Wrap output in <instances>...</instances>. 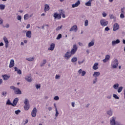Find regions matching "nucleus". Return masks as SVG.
<instances>
[{
	"mask_svg": "<svg viewBox=\"0 0 125 125\" xmlns=\"http://www.w3.org/2000/svg\"><path fill=\"white\" fill-rule=\"evenodd\" d=\"M10 89H13L15 94H21V90L19 89L18 88L15 87L14 86H11Z\"/></svg>",
	"mask_w": 125,
	"mask_h": 125,
	"instance_id": "nucleus-1",
	"label": "nucleus"
},
{
	"mask_svg": "<svg viewBox=\"0 0 125 125\" xmlns=\"http://www.w3.org/2000/svg\"><path fill=\"white\" fill-rule=\"evenodd\" d=\"M119 62L117 59H115L114 62H112L111 66L113 68H116L118 65Z\"/></svg>",
	"mask_w": 125,
	"mask_h": 125,
	"instance_id": "nucleus-2",
	"label": "nucleus"
},
{
	"mask_svg": "<svg viewBox=\"0 0 125 125\" xmlns=\"http://www.w3.org/2000/svg\"><path fill=\"white\" fill-rule=\"evenodd\" d=\"M77 49H78L77 46L76 44L74 45L73 48L71 50L70 54L71 55H74L77 51Z\"/></svg>",
	"mask_w": 125,
	"mask_h": 125,
	"instance_id": "nucleus-3",
	"label": "nucleus"
},
{
	"mask_svg": "<svg viewBox=\"0 0 125 125\" xmlns=\"http://www.w3.org/2000/svg\"><path fill=\"white\" fill-rule=\"evenodd\" d=\"M37 110L36 107H34L31 112V116L33 118H35L37 115Z\"/></svg>",
	"mask_w": 125,
	"mask_h": 125,
	"instance_id": "nucleus-4",
	"label": "nucleus"
},
{
	"mask_svg": "<svg viewBox=\"0 0 125 125\" xmlns=\"http://www.w3.org/2000/svg\"><path fill=\"white\" fill-rule=\"evenodd\" d=\"M100 23L103 26H107L108 24V21H105L104 19L101 20Z\"/></svg>",
	"mask_w": 125,
	"mask_h": 125,
	"instance_id": "nucleus-5",
	"label": "nucleus"
},
{
	"mask_svg": "<svg viewBox=\"0 0 125 125\" xmlns=\"http://www.w3.org/2000/svg\"><path fill=\"white\" fill-rule=\"evenodd\" d=\"M110 125H120V124L116 122L115 121V118L112 117V119L110 121Z\"/></svg>",
	"mask_w": 125,
	"mask_h": 125,
	"instance_id": "nucleus-6",
	"label": "nucleus"
},
{
	"mask_svg": "<svg viewBox=\"0 0 125 125\" xmlns=\"http://www.w3.org/2000/svg\"><path fill=\"white\" fill-rule=\"evenodd\" d=\"M70 32L71 31H74L76 32L78 31V27L77 25H74L69 30Z\"/></svg>",
	"mask_w": 125,
	"mask_h": 125,
	"instance_id": "nucleus-7",
	"label": "nucleus"
},
{
	"mask_svg": "<svg viewBox=\"0 0 125 125\" xmlns=\"http://www.w3.org/2000/svg\"><path fill=\"white\" fill-rule=\"evenodd\" d=\"M54 17L55 18V19L60 20L61 18V14H57L56 13L54 15Z\"/></svg>",
	"mask_w": 125,
	"mask_h": 125,
	"instance_id": "nucleus-8",
	"label": "nucleus"
},
{
	"mask_svg": "<svg viewBox=\"0 0 125 125\" xmlns=\"http://www.w3.org/2000/svg\"><path fill=\"white\" fill-rule=\"evenodd\" d=\"M18 98H15L13 102V104H12V106H13V107H15V106H16L18 102Z\"/></svg>",
	"mask_w": 125,
	"mask_h": 125,
	"instance_id": "nucleus-9",
	"label": "nucleus"
},
{
	"mask_svg": "<svg viewBox=\"0 0 125 125\" xmlns=\"http://www.w3.org/2000/svg\"><path fill=\"white\" fill-rule=\"evenodd\" d=\"M119 25L118 23H115V24L114 25V28H113V30L114 31L117 30L118 29H119Z\"/></svg>",
	"mask_w": 125,
	"mask_h": 125,
	"instance_id": "nucleus-10",
	"label": "nucleus"
},
{
	"mask_svg": "<svg viewBox=\"0 0 125 125\" xmlns=\"http://www.w3.org/2000/svg\"><path fill=\"white\" fill-rule=\"evenodd\" d=\"M14 64H15V63H14V60H11L10 61V64L9 65V67L10 68L13 67L14 66Z\"/></svg>",
	"mask_w": 125,
	"mask_h": 125,
	"instance_id": "nucleus-11",
	"label": "nucleus"
},
{
	"mask_svg": "<svg viewBox=\"0 0 125 125\" xmlns=\"http://www.w3.org/2000/svg\"><path fill=\"white\" fill-rule=\"evenodd\" d=\"M72 54H71V53H70L69 52H67V53H66V54H65L64 57L65 58H67L68 59L69 58H70V57L71 56Z\"/></svg>",
	"mask_w": 125,
	"mask_h": 125,
	"instance_id": "nucleus-12",
	"label": "nucleus"
},
{
	"mask_svg": "<svg viewBox=\"0 0 125 125\" xmlns=\"http://www.w3.org/2000/svg\"><path fill=\"white\" fill-rule=\"evenodd\" d=\"M55 47V44L54 43H52L51 44L50 47L48 48V49L49 50H53Z\"/></svg>",
	"mask_w": 125,
	"mask_h": 125,
	"instance_id": "nucleus-13",
	"label": "nucleus"
},
{
	"mask_svg": "<svg viewBox=\"0 0 125 125\" xmlns=\"http://www.w3.org/2000/svg\"><path fill=\"white\" fill-rule=\"evenodd\" d=\"M2 77L4 81H7L10 78V76H8L7 75H2Z\"/></svg>",
	"mask_w": 125,
	"mask_h": 125,
	"instance_id": "nucleus-14",
	"label": "nucleus"
},
{
	"mask_svg": "<svg viewBox=\"0 0 125 125\" xmlns=\"http://www.w3.org/2000/svg\"><path fill=\"white\" fill-rule=\"evenodd\" d=\"M50 9L49 6L48 4H45L44 6V11L46 12V11H49Z\"/></svg>",
	"mask_w": 125,
	"mask_h": 125,
	"instance_id": "nucleus-15",
	"label": "nucleus"
},
{
	"mask_svg": "<svg viewBox=\"0 0 125 125\" xmlns=\"http://www.w3.org/2000/svg\"><path fill=\"white\" fill-rule=\"evenodd\" d=\"M80 4V0H78L75 4H72V6L73 8H75L76 7L78 6Z\"/></svg>",
	"mask_w": 125,
	"mask_h": 125,
	"instance_id": "nucleus-16",
	"label": "nucleus"
},
{
	"mask_svg": "<svg viewBox=\"0 0 125 125\" xmlns=\"http://www.w3.org/2000/svg\"><path fill=\"white\" fill-rule=\"evenodd\" d=\"M80 4V0H78L75 4H72V6L73 8H75L76 7L78 6Z\"/></svg>",
	"mask_w": 125,
	"mask_h": 125,
	"instance_id": "nucleus-17",
	"label": "nucleus"
},
{
	"mask_svg": "<svg viewBox=\"0 0 125 125\" xmlns=\"http://www.w3.org/2000/svg\"><path fill=\"white\" fill-rule=\"evenodd\" d=\"M80 4V0H78L75 4H72V6L73 8H75L76 7L78 6Z\"/></svg>",
	"mask_w": 125,
	"mask_h": 125,
	"instance_id": "nucleus-18",
	"label": "nucleus"
},
{
	"mask_svg": "<svg viewBox=\"0 0 125 125\" xmlns=\"http://www.w3.org/2000/svg\"><path fill=\"white\" fill-rule=\"evenodd\" d=\"M26 36L27 37L30 38L31 37V31H28L26 33Z\"/></svg>",
	"mask_w": 125,
	"mask_h": 125,
	"instance_id": "nucleus-19",
	"label": "nucleus"
},
{
	"mask_svg": "<svg viewBox=\"0 0 125 125\" xmlns=\"http://www.w3.org/2000/svg\"><path fill=\"white\" fill-rule=\"evenodd\" d=\"M120 42V41L119 40H117L116 41H113L112 42V45H114L115 44H118Z\"/></svg>",
	"mask_w": 125,
	"mask_h": 125,
	"instance_id": "nucleus-20",
	"label": "nucleus"
},
{
	"mask_svg": "<svg viewBox=\"0 0 125 125\" xmlns=\"http://www.w3.org/2000/svg\"><path fill=\"white\" fill-rule=\"evenodd\" d=\"M110 59V56L108 55H107L106 56H105V58L103 60V62H106L108 61V60Z\"/></svg>",
	"mask_w": 125,
	"mask_h": 125,
	"instance_id": "nucleus-21",
	"label": "nucleus"
},
{
	"mask_svg": "<svg viewBox=\"0 0 125 125\" xmlns=\"http://www.w3.org/2000/svg\"><path fill=\"white\" fill-rule=\"evenodd\" d=\"M79 73L80 74L81 73H82V76H84L85 75V74H86V72H85V71H83L81 69H80L79 70Z\"/></svg>",
	"mask_w": 125,
	"mask_h": 125,
	"instance_id": "nucleus-22",
	"label": "nucleus"
},
{
	"mask_svg": "<svg viewBox=\"0 0 125 125\" xmlns=\"http://www.w3.org/2000/svg\"><path fill=\"white\" fill-rule=\"evenodd\" d=\"M25 80L26 81H27V82H28L29 83H31V82L32 81V78L31 76H27L25 78Z\"/></svg>",
	"mask_w": 125,
	"mask_h": 125,
	"instance_id": "nucleus-23",
	"label": "nucleus"
},
{
	"mask_svg": "<svg viewBox=\"0 0 125 125\" xmlns=\"http://www.w3.org/2000/svg\"><path fill=\"white\" fill-rule=\"evenodd\" d=\"M98 63H95L94 64V66H93V69H94V70H97L98 69Z\"/></svg>",
	"mask_w": 125,
	"mask_h": 125,
	"instance_id": "nucleus-24",
	"label": "nucleus"
},
{
	"mask_svg": "<svg viewBox=\"0 0 125 125\" xmlns=\"http://www.w3.org/2000/svg\"><path fill=\"white\" fill-rule=\"evenodd\" d=\"M100 73L99 72H95L93 74V77L96 78V77H99L100 76Z\"/></svg>",
	"mask_w": 125,
	"mask_h": 125,
	"instance_id": "nucleus-25",
	"label": "nucleus"
},
{
	"mask_svg": "<svg viewBox=\"0 0 125 125\" xmlns=\"http://www.w3.org/2000/svg\"><path fill=\"white\" fill-rule=\"evenodd\" d=\"M94 45V40H92L91 42H89L88 44V47H90Z\"/></svg>",
	"mask_w": 125,
	"mask_h": 125,
	"instance_id": "nucleus-26",
	"label": "nucleus"
},
{
	"mask_svg": "<svg viewBox=\"0 0 125 125\" xmlns=\"http://www.w3.org/2000/svg\"><path fill=\"white\" fill-rule=\"evenodd\" d=\"M29 105L28 104H25V105L24 106V110L25 111H27V110H28V109H29Z\"/></svg>",
	"mask_w": 125,
	"mask_h": 125,
	"instance_id": "nucleus-27",
	"label": "nucleus"
},
{
	"mask_svg": "<svg viewBox=\"0 0 125 125\" xmlns=\"http://www.w3.org/2000/svg\"><path fill=\"white\" fill-rule=\"evenodd\" d=\"M92 0H89L87 2L85 3V5L87 6H90L91 4V1Z\"/></svg>",
	"mask_w": 125,
	"mask_h": 125,
	"instance_id": "nucleus-28",
	"label": "nucleus"
},
{
	"mask_svg": "<svg viewBox=\"0 0 125 125\" xmlns=\"http://www.w3.org/2000/svg\"><path fill=\"white\" fill-rule=\"evenodd\" d=\"M26 60L28 61L32 62L34 60V57L27 58Z\"/></svg>",
	"mask_w": 125,
	"mask_h": 125,
	"instance_id": "nucleus-29",
	"label": "nucleus"
},
{
	"mask_svg": "<svg viewBox=\"0 0 125 125\" xmlns=\"http://www.w3.org/2000/svg\"><path fill=\"white\" fill-rule=\"evenodd\" d=\"M123 89V87L122 86L119 87L118 89V92H119V93H120V92H121Z\"/></svg>",
	"mask_w": 125,
	"mask_h": 125,
	"instance_id": "nucleus-30",
	"label": "nucleus"
},
{
	"mask_svg": "<svg viewBox=\"0 0 125 125\" xmlns=\"http://www.w3.org/2000/svg\"><path fill=\"white\" fill-rule=\"evenodd\" d=\"M119 84L116 83L114 85L113 87L115 89H117L118 87H119Z\"/></svg>",
	"mask_w": 125,
	"mask_h": 125,
	"instance_id": "nucleus-31",
	"label": "nucleus"
},
{
	"mask_svg": "<svg viewBox=\"0 0 125 125\" xmlns=\"http://www.w3.org/2000/svg\"><path fill=\"white\" fill-rule=\"evenodd\" d=\"M77 61V58L75 57H73V58L72 59V60H71V61H72V62H76Z\"/></svg>",
	"mask_w": 125,
	"mask_h": 125,
	"instance_id": "nucleus-32",
	"label": "nucleus"
},
{
	"mask_svg": "<svg viewBox=\"0 0 125 125\" xmlns=\"http://www.w3.org/2000/svg\"><path fill=\"white\" fill-rule=\"evenodd\" d=\"M5 6L3 4H0V9L1 10H3L5 8Z\"/></svg>",
	"mask_w": 125,
	"mask_h": 125,
	"instance_id": "nucleus-33",
	"label": "nucleus"
},
{
	"mask_svg": "<svg viewBox=\"0 0 125 125\" xmlns=\"http://www.w3.org/2000/svg\"><path fill=\"white\" fill-rule=\"evenodd\" d=\"M3 40H4L5 43H9L7 39L5 37H4Z\"/></svg>",
	"mask_w": 125,
	"mask_h": 125,
	"instance_id": "nucleus-34",
	"label": "nucleus"
},
{
	"mask_svg": "<svg viewBox=\"0 0 125 125\" xmlns=\"http://www.w3.org/2000/svg\"><path fill=\"white\" fill-rule=\"evenodd\" d=\"M62 34H59V35H58V36H57L56 39H57V40H59V39H60L61 38H62Z\"/></svg>",
	"mask_w": 125,
	"mask_h": 125,
	"instance_id": "nucleus-35",
	"label": "nucleus"
},
{
	"mask_svg": "<svg viewBox=\"0 0 125 125\" xmlns=\"http://www.w3.org/2000/svg\"><path fill=\"white\" fill-rule=\"evenodd\" d=\"M64 13V12L63 11H62V10H61V12L60 14H61V15H62V17L63 18H64L65 17V16Z\"/></svg>",
	"mask_w": 125,
	"mask_h": 125,
	"instance_id": "nucleus-36",
	"label": "nucleus"
},
{
	"mask_svg": "<svg viewBox=\"0 0 125 125\" xmlns=\"http://www.w3.org/2000/svg\"><path fill=\"white\" fill-rule=\"evenodd\" d=\"M107 114L110 116H111L112 115V112L111 110L108 111Z\"/></svg>",
	"mask_w": 125,
	"mask_h": 125,
	"instance_id": "nucleus-37",
	"label": "nucleus"
},
{
	"mask_svg": "<svg viewBox=\"0 0 125 125\" xmlns=\"http://www.w3.org/2000/svg\"><path fill=\"white\" fill-rule=\"evenodd\" d=\"M15 114H16V115H19V113H21V110H19V109H18V110H16V111H15Z\"/></svg>",
	"mask_w": 125,
	"mask_h": 125,
	"instance_id": "nucleus-38",
	"label": "nucleus"
},
{
	"mask_svg": "<svg viewBox=\"0 0 125 125\" xmlns=\"http://www.w3.org/2000/svg\"><path fill=\"white\" fill-rule=\"evenodd\" d=\"M6 104H7V105H12V104L11 103V102L9 100H8V101L6 102Z\"/></svg>",
	"mask_w": 125,
	"mask_h": 125,
	"instance_id": "nucleus-39",
	"label": "nucleus"
},
{
	"mask_svg": "<svg viewBox=\"0 0 125 125\" xmlns=\"http://www.w3.org/2000/svg\"><path fill=\"white\" fill-rule=\"evenodd\" d=\"M113 97H114L115 99H119V97L115 94H113Z\"/></svg>",
	"mask_w": 125,
	"mask_h": 125,
	"instance_id": "nucleus-40",
	"label": "nucleus"
},
{
	"mask_svg": "<svg viewBox=\"0 0 125 125\" xmlns=\"http://www.w3.org/2000/svg\"><path fill=\"white\" fill-rule=\"evenodd\" d=\"M24 19L25 20H28V15L27 14H26L24 16Z\"/></svg>",
	"mask_w": 125,
	"mask_h": 125,
	"instance_id": "nucleus-41",
	"label": "nucleus"
},
{
	"mask_svg": "<svg viewBox=\"0 0 125 125\" xmlns=\"http://www.w3.org/2000/svg\"><path fill=\"white\" fill-rule=\"evenodd\" d=\"M24 103L25 105L28 104V100L27 99H25Z\"/></svg>",
	"mask_w": 125,
	"mask_h": 125,
	"instance_id": "nucleus-42",
	"label": "nucleus"
},
{
	"mask_svg": "<svg viewBox=\"0 0 125 125\" xmlns=\"http://www.w3.org/2000/svg\"><path fill=\"white\" fill-rule=\"evenodd\" d=\"M58 115H59V112L57 110V108H56V114H55L56 117H57L58 116Z\"/></svg>",
	"mask_w": 125,
	"mask_h": 125,
	"instance_id": "nucleus-43",
	"label": "nucleus"
},
{
	"mask_svg": "<svg viewBox=\"0 0 125 125\" xmlns=\"http://www.w3.org/2000/svg\"><path fill=\"white\" fill-rule=\"evenodd\" d=\"M62 27V25H61V26H58V27L56 28V30H57V31H59V30H60Z\"/></svg>",
	"mask_w": 125,
	"mask_h": 125,
	"instance_id": "nucleus-44",
	"label": "nucleus"
},
{
	"mask_svg": "<svg viewBox=\"0 0 125 125\" xmlns=\"http://www.w3.org/2000/svg\"><path fill=\"white\" fill-rule=\"evenodd\" d=\"M88 20H85V22H84V25L85 26H87L88 25Z\"/></svg>",
	"mask_w": 125,
	"mask_h": 125,
	"instance_id": "nucleus-45",
	"label": "nucleus"
},
{
	"mask_svg": "<svg viewBox=\"0 0 125 125\" xmlns=\"http://www.w3.org/2000/svg\"><path fill=\"white\" fill-rule=\"evenodd\" d=\"M109 17L110 19H114L115 18L113 15H110Z\"/></svg>",
	"mask_w": 125,
	"mask_h": 125,
	"instance_id": "nucleus-46",
	"label": "nucleus"
},
{
	"mask_svg": "<svg viewBox=\"0 0 125 125\" xmlns=\"http://www.w3.org/2000/svg\"><path fill=\"white\" fill-rule=\"evenodd\" d=\"M36 87L37 89H38L39 88H41V85L40 84H37L36 85Z\"/></svg>",
	"mask_w": 125,
	"mask_h": 125,
	"instance_id": "nucleus-47",
	"label": "nucleus"
},
{
	"mask_svg": "<svg viewBox=\"0 0 125 125\" xmlns=\"http://www.w3.org/2000/svg\"><path fill=\"white\" fill-rule=\"evenodd\" d=\"M120 18L123 19L125 18V16L123 13H121L120 15Z\"/></svg>",
	"mask_w": 125,
	"mask_h": 125,
	"instance_id": "nucleus-48",
	"label": "nucleus"
},
{
	"mask_svg": "<svg viewBox=\"0 0 125 125\" xmlns=\"http://www.w3.org/2000/svg\"><path fill=\"white\" fill-rule=\"evenodd\" d=\"M59 97L58 96H56L54 97V100H59Z\"/></svg>",
	"mask_w": 125,
	"mask_h": 125,
	"instance_id": "nucleus-49",
	"label": "nucleus"
},
{
	"mask_svg": "<svg viewBox=\"0 0 125 125\" xmlns=\"http://www.w3.org/2000/svg\"><path fill=\"white\" fill-rule=\"evenodd\" d=\"M6 93H7L6 92H3L2 93V95H3V96H6Z\"/></svg>",
	"mask_w": 125,
	"mask_h": 125,
	"instance_id": "nucleus-50",
	"label": "nucleus"
},
{
	"mask_svg": "<svg viewBox=\"0 0 125 125\" xmlns=\"http://www.w3.org/2000/svg\"><path fill=\"white\" fill-rule=\"evenodd\" d=\"M103 16L104 17H105L107 16V14L105 12H103Z\"/></svg>",
	"mask_w": 125,
	"mask_h": 125,
	"instance_id": "nucleus-51",
	"label": "nucleus"
},
{
	"mask_svg": "<svg viewBox=\"0 0 125 125\" xmlns=\"http://www.w3.org/2000/svg\"><path fill=\"white\" fill-rule=\"evenodd\" d=\"M17 73L19 74H21V70L19 69L18 70H17Z\"/></svg>",
	"mask_w": 125,
	"mask_h": 125,
	"instance_id": "nucleus-52",
	"label": "nucleus"
},
{
	"mask_svg": "<svg viewBox=\"0 0 125 125\" xmlns=\"http://www.w3.org/2000/svg\"><path fill=\"white\" fill-rule=\"evenodd\" d=\"M124 13H125V12H124V8H122L121 9V14H124Z\"/></svg>",
	"mask_w": 125,
	"mask_h": 125,
	"instance_id": "nucleus-53",
	"label": "nucleus"
},
{
	"mask_svg": "<svg viewBox=\"0 0 125 125\" xmlns=\"http://www.w3.org/2000/svg\"><path fill=\"white\" fill-rule=\"evenodd\" d=\"M110 30L109 28L108 27H106L105 28V30L106 31H108L109 30Z\"/></svg>",
	"mask_w": 125,
	"mask_h": 125,
	"instance_id": "nucleus-54",
	"label": "nucleus"
},
{
	"mask_svg": "<svg viewBox=\"0 0 125 125\" xmlns=\"http://www.w3.org/2000/svg\"><path fill=\"white\" fill-rule=\"evenodd\" d=\"M3 22V21L1 18H0V24H2Z\"/></svg>",
	"mask_w": 125,
	"mask_h": 125,
	"instance_id": "nucleus-55",
	"label": "nucleus"
},
{
	"mask_svg": "<svg viewBox=\"0 0 125 125\" xmlns=\"http://www.w3.org/2000/svg\"><path fill=\"white\" fill-rule=\"evenodd\" d=\"M17 19L18 20H21V16H18L17 17Z\"/></svg>",
	"mask_w": 125,
	"mask_h": 125,
	"instance_id": "nucleus-56",
	"label": "nucleus"
},
{
	"mask_svg": "<svg viewBox=\"0 0 125 125\" xmlns=\"http://www.w3.org/2000/svg\"><path fill=\"white\" fill-rule=\"evenodd\" d=\"M55 78L56 79H59L60 78V76L59 75H56Z\"/></svg>",
	"mask_w": 125,
	"mask_h": 125,
	"instance_id": "nucleus-57",
	"label": "nucleus"
},
{
	"mask_svg": "<svg viewBox=\"0 0 125 125\" xmlns=\"http://www.w3.org/2000/svg\"><path fill=\"white\" fill-rule=\"evenodd\" d=\"M97 81V78H96L95 81H93V83H95Z\"/></svg>",
	"mask_w": 125,
	"mask_h": 125,
	"instance_id": "nucleus-58",
	"label": "nucleus"
},
{
	"mask_svg": "<svg viewBox=\"0 0 125 125\" xmlns=\"http://www.w3.org/2000/svg\"><path fill=\"white\" fill-rule=\"evenodd\" d=\"M30 25L29 24H27V25L26 26V28L28 29L30 27Z\"/></svg>",
	"mask_w": 125,
	"mask_h": 125,
	"instance_id": "nucleus-59",
	"label": "nucleus"
},
{
	"mask_svg": "<svg viewBox=\"0 0 125 125\" xmlns=\"http://www.w3.org/2000/svg\"><path fill=\"white\" fill-rule=\"evenodd\" d=\"M9 27V25L8 24H6L5 25V27L8 28Z\"/></svg>",
	"mask_w": 125,
	"mask_h": 125,
	"instance_id": "nucleus-60",
	"label": "nucleus"
},
{
	"mask_svg": "<svg viewBox=\"0 0 125 125\" xmlns=\"http://www.w3.org/2000/svg\"><path fill=\"white\" fill-rule=\"evenodd\" d=\"M48 109L49 110V111H51V110H52V107H49L48 108Z\"/></svg>",
	"mask_w": 125,
	"mask_h": 125,
	"instance_id": "nucleus-61",
	"label": "nucleus"
},
{
	"mask_svg": "<svg viewBox=\"0 0 125 125\" xmlns=\"http://www.w3.org/2000/svg\"><path fill=\"white\" fill-rule=\"evenodd\" d=\"M46 63V60H44L43 63L45 64Z\"/></svg>",
	"mask_w": 125,
	"mask_h": 125,
	"instance_id": "nucleus-62",
	"label": "nucleus"
},
{
	"mask_svg": "<svg viewBox=\"0 0 125 125\" xmlns=\"http://www.w3.org/2000/svg\"><path fill=\"white\" fill-rule=\"evenodd\" d=\"M8 43H5V47L6 48H7L8 47Z\"/></svg>",
	"mask_w": 125,
	"mask_h": 125,
	"instance_id": "nucleus-63",
	"label": "nucleus"
},
{
	"mask_svg": "<svg viewBox=\"0 0 125 125\" xmlns=\"http://www.w3.org/2000/svg\"><path fill=\"white\" fill-rule=\"evenodd\" d=\"M14 69H15V70L16 71H17L18 70L17 67H14Z\"/></svg>",
	"mask_w": 125,
	"mask_h": 125,
	"instance_id": "nucleus-64",
	"label": "nucleus"
}]
</instances>
